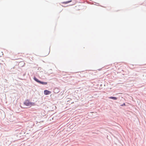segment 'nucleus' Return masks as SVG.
I'll use <instances>...</instances> for the list:
<instances>
[{"instance_id":"obj_7","label":"nucleus","mask_w":146,"mask_h":146,"mask_svg":"<svg viewBox=\"0 0 146 146\" xmlns=\"http://www.w3.org/2000/svg\"><path fill=\"white\" fill-rule=\"evenodd\" d=\"M125 106V103H123V104L122 105H121V106Z\"/></svg>"},{"instance_id":"obj_1","label":"nucleus","mask_w":146,"mask_h":146,"mask_svg":"<svg viewBox=\"0 0 146 146\" xmlns=\"http://www.w3.org/2000/svg\"><path fill=\"white\" fill-rule=\"evenodd\" d=\"M24 104L26 106L28 107H31L34 105V103L31 102L29 100H26L24 103Z\"/></svg>"},{"instance_id":"obj_6","label":"nucleus","mask_w":146,"mask_h":146,"mask_svg":"<svg viewBox=\"0 0 146 146\" xmlns=\"http://www.w3.org/2000/svg\"><path fill=\"white\" fill-rule=\"evenodd\" d=\"M71 1H72L71 0V1H66V2H64L62 3L64 4H67L70 2H71Z\"/></svg>"},{"instance_id":"obj_2","label":"nucleus","mask_w":146,"mask_h":146,"mask_svg":"<svg viewBox=\"0 0 146 146\" xmlns=\"http://www.w3.org/2000/svg\"><path fill=\"white\" fill-rule=\"evenodd\" d=\"M34 80L36 81L37 82L41 84L42 85H47V82H41L40 80H39L38 79H37L36 77H35L34 78Z\"/></svg>"},{"instance_id":"obj_4","label":"nucleus","mask_w":146,"mask_h":146,"mask_svg":"<svg viewBox=\"0 0 146 146\" xmlns=\"http://www.w3.org/2000/svg\"><path fill=\"white\" fill-rule=\"evenodd\" d=\"M24 64L25 63L23 61L20 62H19V65L21 67H23L24 66Z\"/></svg>"},{"instance_id":"obj_3","label":"nucleus","mask_w":146,"mask_h":146,"mask_svg":"<svg viewBox=\"0 0 146 146\" xmlns=\"http://www.w3.org/2000/svg\"><path fill=\"white\" fill-rule=\"evenodd\" d=\"M51 93V92L48 90H45L44 91V94L45 95H48Z\"/></svg>"},{"instance_id":"obj_5","label":"nucleus","mask_w":146,"mask_h":146,"mask_svg":"<svg viewBox=\"0 0 146 146\" xmlns=\"http://www.w3.org/2000/svg\"><path fill=\"white\" fill-rule=\"evenodd\" d=\"M109 98L113 99L114 100H116L117 99L116 97H109Z\"/></svg>"}]
</instances>
